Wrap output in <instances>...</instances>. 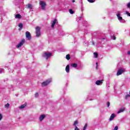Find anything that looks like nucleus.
Segmentation results:
<instances>
[{
	"instance_id": "1",
	"label": "nucleus",
	"mask_w": 130,
	"mask_h": 130,
	"mask_svg": "<svg viewBox=\"0 0 130 130\" xmlns=\"http://www.w3.org/2000/svg\"><path fill=\"white\" fill-rule=\"evenodd\" d=\"M39 5L43 11H45L46 9V3L43 1H40Z\"/></svg>"
},
{
	"instance_id": "2",
	"label": "nucleus",
	"mask_w": 130,
	"mask_h": 130,
	"mask_svg": "<svg viewBox=\"0 0 130 130\" xmlns=\"http://www.w3.org/2000/svg\"><path fill=\"white\" fill-rule=\"evenodd\" d=\"M117 18H118V20L120 22V23H125V20L123 19H122V17H121V15L120 14V12L119 11L117 12Z\"/></svg>"
},
{
	"instance_id": "3",
	"label": "nucleus",
	"mask_w": 130,
	"mask_h": 130,
	"mask_svg": "<svg viewBox=\"0 0 130 130\" xmlns=\"http://www.w3.org/2000/svg\"><path fill=\"white\" fill-rule=\"evenodd\" d=\"M52 55V54L50 52H45L44 54H43L42 56L43 57H44L46 58V59L47 60Z\"/></svg>"
},
{
	"instance_id": "4",
	"label": "nucleus",
	"mask_w": 130,
	"mask_h": 130,
	"mask_svg": "<svg viewBox=\"0 0 130 130\" xmlns=\"http://www.w3.org/2000/svg\"><path fill=\"white\" fill-rule=\"evenodd\" d=\"M41 28L40 27L37 26L36 28V37H40V35L41 34V32L40 31Z\"/></svg>"
},
{
	"instance_id": "5",
	"label": "nucleus",
	"mask_w": 130,
	"mask_h": 130,
	"mask_svg": "<svg viewBox=\"0 0 130 130\" xmlns=\"http://www.w3.org/2000/svg\"><path fill=\"white\" fill-rule=\"evenodd\" d=\"M51 82V78L48 79L46 81L42 83V86H47V85H48V84H49Z\"/></svg>"
},
{
	"instance_id": "6",
	"label": "nucleus",
	"mask_w": 130,
	"mask_h": 130,
	"mask_svg": "<svg viewBox=\"0 0 130 130\" xmlns=\"http://www.w3.org/2000/svg\"><path fill=\"white\" fill-rule=\"evenodd\" d=\"M79 124V122H78V120H76L74 121L73 123V126H74V130H80V128L78 127V124Z\"/></svg>"
},
{
	"instance_id": "7",
	"label": "nucleus",
	"mask_w": 130,
	"mask_h": 130,
	"mask_svg": "<svg viewBox=\"0 0 130 130\" xmlns=\"http://www.w3.org/2000/svg\"><path fill=\"white\" fill-rule=\"evenodd\" d=\"M123 73H124V69L123 68L119 69L117 72V76H120Z\"/></svg>"
},
{
	"instance_id": "8",
	"label": "nucleus",
	"mask_w": 130,
	"mask_h": 130,
	"mask_svg": "<svg viewBox=\"0 0 130 130\" xmlns=\"http://www.w3.org/2000/svg\"><path fill=\"white\" fill-rule=\"evenodd\" d=\"M25 43V40L22 39L20 43L16 46L17 48H20Z\"/></svg>"
},
{
	"instance_id": "9",
	"label": "nucleus",
	"mask_w": 130,
	"mask_h": 130,
	"mask_svg": "<svg viewBox=\"0 0 130 130\" xmlns=\"http://www.w3.org/2000/svg\"><path fill=\"white\" fill-rule=\"evenodd\" d=\"M25 36L26 38H27V40H31V34H30V32L26 31L25 32Z\"/></svg>"
},
{
	"instance_id": "10",
	"label": "nucleus",
	"mask_w": 130,
	"mask_h": 130,
	"mask_svg": "<svg viewBox=\"0 0 130 130\" xmlns=\"http://www.w3.org/2000/svg\"><path fill=\"white\" fill-rule=\"evenodd\" d=\"M115 116H116V115H115V114L113 113L111 114V115L110 117L109 118V121H112V120H113L114 119V118H115Z\"/></svg>"
},
{
	"instance_id": "11",
	"label": "nucleus",
	"mask_w": 130,
	"mask_h": 130,
	"mask_svg": "<svg viewBox=\"0 0 130 130\" xmlns=\"http://www.w3.org/2000/svg\"><path fill=\"white\" fill-rule=\"evenodd\" d=\"M45 117H46V115H44V114H42L39 117V119H40V121H42V120H43V119H44V118H45Z\"/></svg>"
},
{
	"instance_id": "12",
	"label": "nucleus",
	"mask_w": 130,
	"mask_h": 130,
	"mask_svg": "<svg viewBox=\"0 0 130 130\" xmlns=\"http://www.w3.org/2000/svg\"><path fill=\"white\" fill-rule=\"evenodd\" d=\"M27 9H29V10H33L34 6L31 4H28L26 5Z\"/></svg>"
},
{
	"instance_id": "13",
	"label": "nucleus",
	"mask_w": 130,
	"mask_h": 130,
	"mask_svg": "<svg viewBox=\"0 0 130 130\" xmlns=\"http://www.w3.org/2000/svg\"><path fill=\"white\" fill-rule=\"evenodd\" d=\"M103 83V80H97L95 82L96 85H102Z\"/></svg>"
},
{
	"instance_id": "14",
	"label": "nucleus",
	"mask_w": 130,
	"mask_h": 130,
	"mask_svg": "<svg viewBox=\"0 0 130 130\" xmlns=\"http://www.w3.org/2000/svg\"><path fill=\"white\" fill-rule=\"evenodd\" d=\"M56 22H57V20L56 19H54L52 22V24H51V27L52 28H54V25H55V24H56Z\"/></svg>"
},
{
	"instance_id": "15",
	"label": "nucleus",
	"mask_w": 130,
	"mask_h": 130,
	"mask_svg": "<svg viewBox=\"0 0 130 130\" xmlns=\"http://www.w3.org/2000/svg\"><path fill=\"white\" fill-rule=\"evenodd\" d=\"M71 67H72V68H74V69H77V67H78V64L75 63H72L71 64Z\"/></svg>"
},
{
	"instance_id": "16",
	"label": "nucleus",
	"mask_w": 130,
	"mask_h": 130,
	"mask_svg": "<svg viewBox=\"0 0 130 130\" xmlns=\"http://www.w3.org/2000/svg\"><path fill=\"white\" fill-rule=\"evenodd\" d=\"M66 72L70 73V65H67L66 68Z\"/></svg>"
},
{
	"instance_id": "17",
	"label": "nucleus",
	"mask_w": 130,
	"mask_h": 130,
	"mask_svg": "<svg viewBox=\"0 0 130 130\" xmlns=\"http://www.w3.org/2000/svg\"><path fill=\"white\" fill-rule=\"evenodd\" d=\"M125 110V108H122L118 111L117 113L118 114L121 113V112H123V111H124Z\"/></svg>"
},
{
	"instance_id": "18",
	"label": "nucleus",
	"mask_w": 130,
	"mask_h": 130,
	"mask_svg": "<svg viewBox=\"0 0 130 130\" xmlns=\"http://www.w3.org/2000/svg\"><path fill=\"white\" fill-rule=\"evenodd\" d=\"M26 106V104H23L22 105H21L20 107H19V109H23L24 108H25V107Z\"/></svg>"
},
{
	"instance_id": "19",
	"label": "nucleus",
	"mask_w": 130,
	"mask_h": 130,
	"mask_svg": "<svg viewBox=\"0 0 130 130\" xmlns=\"http://www.w3.org/2000/svg\"><path fill=\"white\" fill-rule=\"evenodd\" d=\"M15 18L16 19H21V15H20V14H16L15 15Z\"/></svg>"
},
{
	"instance_id": "20",
	"label": "nucleus",
	"mask_w": 130,
	"mask_h": 130,
	"mask_svg": "<svg viewBox=\"0 0 130 130\" xmlns=\"http://www.w3.org/2000/svg\"><path fill=\"white\" fill-rule=\"evenodd\" d=\"M5 108H7V109H9V108H10V104L7 103V104H6L5 105Z\"/></svg>"
},
{
	"instance_id": "21",
	"label": "nucleus",
	"mask_w": 130,
	"mask_h": 130,
	"mask_svg": "<svg viewBox=\"0 0 130 130\" xmlns=\"http://www.w3.org/2000/svg\"><path fill=\"white\" fill-rule=\"evenodd\" d=\"M93 55L95 58H97V57H98V53L97 52H94L93 53Z\"/></svg>"
},
{
	"instance_id": "22",
	"label": "nucleus",
	"mask_w": 130,
	"mask_h": 130,
	"mask_svg": "<svg viewBox=\"0 0 130 130\" xmlns=\"http://www.w3.org/2000/svg\"><path fill=\"white\" fill-rule=\"evenodd\" d=\"M128 98H130V94H129V93L128 94H127V95H126L125 96V99L126 100H127V99H128Z\"/></svg>"
},
{
	"instance_id": "23",
	"label": "nucleus",
	"mask_w": 130,
	"mask_h": 130,
	"mask_svg": "<svg viewBox=\"0 0 130 130\" xmlns=\"http://www.w3.org/2000/svg\"><path fill=\"white\" fill-rule=\"evenodd\" d=\"M71 58V56L70 54H68L66 55V59H68L69 60Z\"/></svg>"
},
{
	"instance_id": "24",
	"label": "nucleus",
	"mask_w": 130,
	"mask_h": 130,
	"mask_svg": "<svg viewBox=\"0 0 130 130\" xmlns=\"http://www.w3.org/2000/svg\"><path fill=\"white\" fill-rule=\"evenodd\" d=\"M3 73H5V70L3 68L0 69V74H3Z\"/></svg>"
},
{
	"instance_id": "25",
	"label": "nucleus",
	"mask_w": 130,
	"mask_h": 130,
	"mask_svg": "<svg viewBox=\"0 0 130 130\" xmlns=\"http://www.w3.org/2000/svg\"><path fill=\"white\" fill-rule=\"evenodd\" d=\"M69 13H70V14H74V11H73V9H70Z\"/></svg>"
},
{
	"instance_id": "26",
	"label": "nucleus",
	"mask_w": 130,
	"mask_h": 130,
	"mask_svg": "<svg viewBox=\"0 0 130 130\" xmlns=\"http://www.w3.org/2000/svg\"><path fill=\"white\" fill-rule=\"evenodd\" d=\"M125 14H126V15H127L128 17H130V13H129V12H128V11H126L125 12Z\"/></svg>"
},
{
	"instance_id": "27",
	"label": "nucleus",
	"mask_w": 130,
	"mask_h": 130,
	"mask_svg": "<svg viewBox=\"0 0 130 130\" xmlns=\"http://www.w3.org/2000/svg\"><path fill=\"white\" fill-rule=\"evenodd\" d=\"M18 26L19 28H23V24L22 23H19Z\"/></svg>"
},
{
	"instance_id": "28",
	"label": "nucleus",
	"mask_w": 130,
	"mask_h": 130,
	"mask_svg": "<svg viewBox=\"0 0 130 130\" xmlns=\"http://www.w3.org/2000/svg\"><path fill=\"white\" fill-rule=\"evenodd\" d=\"M89 3H94L95 1L94 0H87Z\"/></svg>"
},
{
	"instance_id": "29",
	"label": "nucleus",
	"mask_w": 130,
	"mask_h": 130,
	"mask_svg": "<svg viewBox=\"0 0 130 130\" xmlns=\"http://www.w3.org/2000/svg\"><path fill=\"white\" fill-rule=\"evenodd\" d=\"M107 107H109L110 106V103L109 102H108L107 103Z\"/></svg>"
},
{
	"instance_id": "30",
	"label": "nucleus",
	"mask_w": 130,
	"mask_h": 130,
	"mask_svg": "<svg viewBox=\"0 0 130 130\" xmlns=\"http://www.w3.org/2000/svg\"><path fill=\"white\" fill-rule=\"evenodd\" d=\"M87 124H86L84 125V127H83V130H85L86 128H87Z\"/></svg>"
},
{
	"instance_id": "31",
	"label": "nucleus",
	"mask_w": 130,
	"mask_h": 130,
	"mask_svg": "<svg viewBox=\"0 0 130 130\" xmlns=\"http://www.w3.org/2000/svg\"><path fill=\"white\" fill-rule=\"evenodd\" d=\"M3 119V115L0 113V120H2Z\"/></svg>"
},
{
	"instance_id": "32",
	"label": "nucleus",
	"mask_w": 130,
	"mask_h": 130,
	"mask_svg": "<svg viewBox=\"0 0 130 130\" xmlns=\"http://www.w3.org/2000/svg\"><path fill=\"white\" fill-rule=\"evenodd\" d=\"M38 96H39V94L38 93V92L36 93L35 97H38Z\"/></svg>"
},
{
	"instance_id": "33",
	"label": "nucleus",
	"mask_w": 130,
	"mask_h": 130,
	"mask_svg": "<svg viewBox=\"0 0 130 130\" xmlns=\"http://www.w3.org/2000/svg\"><path fill=\"white\" fill-rule=\"evenodd\" d=\"M117 129H118V126H116L113 130H117Z\"/></svg>"
},
{
	"instance_id": "34",
	"label": "nucleus",
	"mask_w": 130,
	"mask_h": 130,
	"mask_svg": "<svg viewBox=\"0 0 130 130\" xmlns=\"http://www.w3.org/2000/svg\"><path fill=\"white\" fill-rule=\"evenodd\" d=\"M3 16H6V14L5 13H1V17H3Z\"/></svg>"
},
{
	"instance_id": "35",
	"label": "nucleus",
	"mask_w": 130,
	"mask_h": 130,
	"mask_svg": "<svg viewBox=\"0 0 130 130\" xmlns=\"http://www.w3.org/2000/svg\"><path fill=\"white\" fill-rule=\"evenodd\" d=\"M99 39H100V40H105V38H99Z\"/></svg>"
},
{
	"instance_id": "36",
	"label": "nucleus",
	"mask_w": 130,
	"mask_h": 130,
	"mask_svg": "<svg viewBox=\"0 0 130 130\" xmlns=\"http://www.w3.org/2000/svg\"><path fill=\"white\" fill-rule=\"evenodd\" d=\"M95 64L96 66V69H97V68H98V62H96Z\"/></svg>"
},
{
	"instance_id": "37",
	"label": "nucleus",
	"mask_w": 130,
	"mask_h": 130,
	"mask_svg": "<svg viewBox=\"0 0 130 130\" xmlns=\"http://www.w3.org/2000/svg\"><path fill=\"white\" fill-rule=\"evenodd\" d=\"M115 39H116V38H115V37H113V40H115Z\"/></svg>"
},
{
	"instance_id": "38",
	"label": "nucleus",
	"mask_w": 130,
	"mask_h": 130,
	"mask_svg": "<svg viewBox=\"0 0 130 130\" xmlns=\"http://www.w3.org/2000/svg\"><path fill=\"white\" fill-rule=\"evenodd\" d=\"M127 54H128V55H130V51H129L127 53Z\"/></svg>"
},
{
	"instance_id": "39",
	"label": "nucleus",
	"mask_w": 130,
	"mask_h": 130,
	"mask_svg": "<svg viewBox=\"0 0 130 130\" xmlns=\"http://www.w3.org/2000/svg\"><path fill=\"white\" fill-rule=\"evenodd\" d=\"M92 45H94V42H93V41L92 42Z\"/></svg>"
},
{
	"instance_id": "40",
	"label": "nucleus",
	"mask_w": 130,
	"mask_h": 130,
	"mask_svg": "<svg viewBox=\"0 0 130 130\" xmlns=\"http://www.w3.org/2000/svg\"><path fill=\"white\" fill-rule=\"evenodd\" d=\"M75 2H76V0H73L72 1V3H75Z\"/></svg>"
},
{
	"instance_id": "41",
	"label": "nucleus",
	"mask_w": 130,
	"mask_h": 130,
	"mask_svg": "<svg viewBox=\"0 0 130 130\" xmlns=\"http://www.w3.org/2000/svg\"><path fill=\"white\" fill-rule=\"evenodd\" d=\"M81 4H83V2H81Z\"/></svg>"
}]
</instances>
